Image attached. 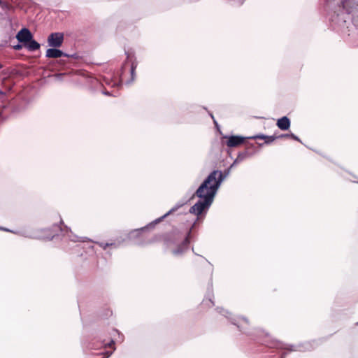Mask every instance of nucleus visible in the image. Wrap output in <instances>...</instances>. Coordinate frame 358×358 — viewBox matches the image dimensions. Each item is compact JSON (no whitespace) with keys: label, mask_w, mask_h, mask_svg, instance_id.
<instances>
[{"label":"nucleus","mask_w":358,"mask_h":358,"mask_svg":"<svg viewBox=\"0 0 358 358\" xmlns=\"http://www.w3.org/2000/svg\"><path fill=\"white\" fill-rule=\"evenodd\" d=\"M231 169L229 167L224 172L218 170L210 172L195 192V195L200 199L189 208L190 213L199 215L203 210L210 208L222 182L229 174Z\"/></svg>","instance_id":"nucleus-1"},{"label":"nucleus","mask_w":358,"mask_h":358,"mask_svg":"<svg viewBox=\"0 0 358 358\" xmlns=\"http://www.w3.org/2000/svg\"><path fill=\"white\" fill-rule=\"evenodd\" d=\"M186 203H187V201L178 202L171 209H170L166 213H165L162 217L151 222L150 223L148 224L146 226H145L143 227H141L140 229H136L131 231L130 236L132 237H138L142 234V232L145 231V230H147L148 229H153L157 223L160 222L169 215L171 214L172 213L176 211L180 208L182 207Z\"/></svg>","instance_id":"nucleus-2"},{"label":"nucleus","mask_w":358,"mask_h":358,"mask_svg":"<svg viewBox=\"0 0 358 358\" xmlns=\"http://www.w3.org/2000/svg\"><path fill=\"white\" fill-rule=\"evenodd\" d=\"M194 224L195 222L192 224L191 228L187 231V235L185 236L182 242L177 247L176 249L173 250V254L174 255H180L188 250L190 243V239L192 238V229Z\"/></svg>","instance_id":"nucleus-3"},{"label":"nucleus","mask_w":358,"mask_h":358,"mask_svg":"<svg viewBox=\"0 0 358 358\" xmlns=\"http://www.w3.org/2000/svg\"><path fill=\"white\" fill-rule=\"evenodd\" d=\"M64 35L62 32L51 33L48 37V43L50 47L59 48L63 44Z\"/></svg>","instance_id":"nucleus-4"},{"label":"nucleus","mask_w":358,"mask_h":358,"mask_svg":"<svg viewBox=\"0 0 358 358\" xmlns=\"http://www.w3.org/2000/svg\"><path fill=\"white\" fill-rule=\"evenodd\" d=\"M246 138H248V137L241 136H224L222 138V143L226 144L229 148H235L243 144Z\"/></svg>","instance_id":"nucleus-5"},{"label":"nucleus","mask_w":358,"mask_h":358,"mask_svg":"<svg viewBox=\"0 0 358 358\" xmlns=\"http://www.w3.org/2000/svg\"><path fill=\"white\" fill-rule=\"evenodd\" d=\"M52 228L55 229V231H59L63 234V236H67L70 241L73 242H85V239H87L85 237H78L76 235L69 234L70 232L71 234V231L67 227H65V229H62L61 226L58 224H54Z\"/></svg>","instance_id":"nucleus-6"},{"label":"nucleus","mask_w":358,"mask_h":358,"mask_svg":"<svg viewBox=\"0 0 358 358\" xmlns=\"http://www.w3.org/2000/svg\"><path fill=\"white\" fill-rule=\"evenodd\" d=\"M341 6L343 11L347 14L358 11V0H342Z\"/></svg>","instance_id":"nucleus-7"},{"label":"nucleus","mask_w":358,"mask_h":358,"mask_svg":"<svg viewBox=\"0 0 358 358\" xmlns=\"http://www.w3.org/2000/svg\"><path fill=\"white\" fill-rule=\"evenodd\" d=\"M33 37L31 31L26 27L21 29L16 35L17 40L19 43H22L23 45L26 44L29 41H31Z\"/></svg>","instance_id":"nucleus-8"},{"label":"nucleus","mask_w":358,"mask_h":358,"mask_svg":"<svg viewBox=\"0 0 358 358\" xmlns=\"http://www.w3.org/2000/svg\"><path fill=\"white\" fill-rule=\"evenodd\" d=\"M285 135H275L267 136L265 134H258L253 136L248 137L249 139H263L264 140V144H271L273 141L278 138H282Z\"/></svg>","instance_id":"nucleus-9"},{"label":"nucleus","mask_w":358,"mask_h":358,"mask_svg":"<svg viewBox=\"0 0 358 358\" xmlns=\"http://www.w3.org/2000/svg\"><path fill=\"white\" fill-rule=\"evenodd\" d=\"M112 343H114L113 340H110V341H106L105 340H94L92 343H90L89 348L92 350H105L108 346H110Z\"/></svg>","instance_id":"nucleus-10"},{"label":"nucleus","mask_w":358,"mask_h":358,"mask_svg":"<svg viewBox=\"0 0 358 358\" xmlns=\"http://www.w3.org/2000/svg\"><path fill=\"white\" fill-rule=\"evenodd\" d=\"M66 52H64L62 50L58 49V48H48L45 52V57L47 58H59L61 57H64Z\"/></svg>","instance_id":"nucleus-11"},{"label":"nucleus","mask_w":358,"mask_h":358,"mask_svg":"<svg viewBox=\"0 0 358 358\" xmlns=\"http://www.w3.org/2000/svg\"><path fill=\"white\" fill-rule=\"evenodd\" d=\"M290 120L287 116L279 118L277 121L278 127L283 131L288 130L290 127Z\"/></svg>","instance_id":"nucleus-12"},{"label":"nucleus","mask_w":358,"mask_h":358,"mask_svg":"<svg viewBox=\"0 0 358 358\" xmlns=\"http://www.w3.org/2000/svg\"><path fill=\"white\" fill-rule=\"evenodd\" d=\"M25 48L31 52L36 51L38 50L41 47L40 43H38L34 39V37L31 39V41H29L26 44L24 45Z\"/></svg>","instance_id":"nucleus-13"},{"label":"nucleus","mask_w":358,"mask_h":358,"mask_svg":"<svg viewBox=\"0 0 358 358\" xmlns=\"http://www.w3.org/2000/svg\"><path fill=\"white\" fill-rule=\"evenodd\" d=\"M241 320L245 322V324H248V319L244 317H238L235 319H231V322L232 324L237 326V327L239 329V330L242 331L243 330L241 329L240 325H239Z\"/></svg>","instance_id":"nucleus-14"},{"label":"nucleus","mask_w":358,"mask_h":358,"mask_svg":"<svg viewBox=\"0 0 358 358\" xmlns=\"http://www.w3.org/2000/svg\"><path fill=\"white\" fill-rule=\"evenodd\" d=\"M248 156H250V154L248 151L239 152L237 155L236 159L234 160V163L241 162L245 158H247Z\"/></svg>","instance_id":"nucleus-15"},{"label":"nucleus","mask_w":358,"mask_h":358,"mask_svg":"<svg viewBox=\"0 0 358 358\" xmlns=\"http://www.w3.org/2000/svg\"><path fill=\"white\" fill-rule=\"evenodd\" d=\"M284 135H285V136L283 138H292V139H294L295 141H300L299 138L297 136H296L295 134H292V133H291V134H285Z\"/></svg>","instance_id":"nucleus-16"},{"label":"nucleus","mask_w":358,"mask_h":358,"mask_svg":"<svg viewBox=\"0 0 358 358\" xmlns=\"http://www.w3.org/2000/svg\"><path fill=\"white\" fill-rule=\"evenodd\" d=\"M97 244L99 245V246H101V248H103V249H106L107 247L108 246H114L115 247V243H104L103 242H98Z\"/></svg>","instance_id":"nucleus-17"},{"label":"nucleus","mask_w":358,"mask_h":358,"mask_svg":"<svg viewBox=\"0 0 358 358\" xmlns=\"http://www.w3.org/2000/svg\"><path fill=\"white\" fill-rule=\"evenodd\" d=\"M136 68V66L134 65V64L133 63L131 65V81H133L134 80V76H135V69Z\"/></svg>","instance_id":"nucleus-18"},{"label":"nucleus","mask_w":358,"mask_h":358,"mask_svg":"<svg viewBox=\"0 0 358 358\" xmlns=\"http://www.w3.org/2000/svg\"><path fill=\"white\" fill-rule=\"evenodd\" d=\"M66 55H64V57H66L73 58L76 59H78L80 58V56L77 53H73V54L66 53Z\"/></svg>","instance_id":"nucleus-19"},{"label":"nucleus","mask_w":358,"mask_h":358,"mask_svg":"<svg viewBox=\"0 0 358 358\" xmlns=\"http://www.w3.org/2000/svg\"><path fill=\"white\" fill-rule=\"evenodd\" d=\"M22 48V45L18 43L17 45H13V49L15 50H20Z\"/></svg>","instance_id":"nucleus-20"},{"label":"nucleus","mask_w":358,"mask_h":358,"mask_svg":"<svg viewBox=\"0 0 358 358\" xmlns=\"http://www.w3.org/2000/svg\"><path fill=\"white\" fill-rule=\"evenodd\" d=\"M220 310H219V312L222 314L223 315H224L225 317H228V316L226 315V314H228L229 312L227 310H224V309L222 308H219Z\"/></svg>","instance_id":"nucleus-21"},{"label":"nucleus","mask_w":358,"mask_h":358,"mask_svg":"<svg viewBox=\"0 0 358 358\" xmlns=\"http://www.w3.org/2000/svg\"><path fill=\"white\" fill-rule=\"evenodd\" d=\"M204 259L208 262V265H209V270H210V272L212 273V270H213V268H212V265H211V264H210V262H208L206 259Z\"/></svg>","instance_id":"nucleus-22"},{"label":"nucleus","mask_w":358,"mask_h":358,"mask_svg":"<svg viewBox=\"0 0 358 358\" xmlns=\"http://www.w3.org/2000/svg\"><path fill=\"white\" fill-rule=\"evenodd\" d=\"M210 115L212 117V119L213 120L214 123L217 125V123L216 120H215L214 116L213 115V114L210 113Z\"/></svg>","instance_id":"nucleus-23"},{"label":"nucleus","mask_w":358,"mask_h":358,"mask_svg":"<svg viewBox=\"0 0 358 358\" xmlns=\"http://www.w3.org/2000/svg\"><path fill=\"white\" fill-rule=\"evenodd\" d=\"M0 230L5 231H9V230L5 227H0Z\"/></svg>","instance_id":"nucleus-24"},{"label":"nucleus","mask_w":358,"mask_h":358,"mask_svg":"<svg viewBox=\"0 0 358 358\" xmlns=\"http://www.w3.org/2000/svg\"><path fill=\"white\" fill-rule=\"evenodd\" d=\"M6 94V93L4 92H3L1 89H0V95L1 96H4Z\"/></svg>","instance_id":"nucleus-25"},{"label":"nucleus","mask_w":358,"mask_h":358,"mask_svg":"<svg viewBox=\"0 0 358 358\" xmlns=\"http://www.w3.org/2000/svg\"><path fill=\"white\" fill-rule=\"evenodd\" d=\"M103 94H106V95H110V93L109 92H103Z\"/></svg>","instance_id":"nucleus-26"},{"label":"nucleus","mask_w":358,"mask_h":358,"mask_svg":"<svg viewBox=\"0 0 358 358\" xmlns=\"http://www.w3.org/2000/svg\"><path fill=\"white\" fill-rule=\"evenodd\" d=\"M236 163H234V162L229 167H230V168H232L234 165H236Z\"/></svg>","instance_id":"nucleus-27"},{"label":"nucleus","mask_w":358,"mask_h":358,"mask_svg":"<svg viewBox=\"0 0 358 358\" xmlns=\"http://www.w3.org/2000/svg\"><path fill=\"white\" fill-rule=\"evenodd\" d=\"M59 234H54L52 236V238H54L55 236H58Z\"/></svg>","instance_id":"nucleus-28"},{"label":"nucleus","mask_w":358,"mask_h":358,"mask_svg":"<svg viewBox=\"0 0 358 358\" xmlns=\"http://www.w3.org/2000/svg\"><path fill=\"white\" fill-rule=\"evenodd\" d=\"M210 302L212 303V306H214L215 305L214 302L213 301H211V300H210Z\"/></svg>","instance_id":"nucleus-29"},{"label":"nucleus","mask_w":358,"mask_h":358,"mask_svg":"<svg viewBox=\"0 0 358 358\" xmlns=\"http://www.w3.org/2000/svg\"><path fill=\"white\" fill-rule=\"evenodd\" d=\"M62 76V74H58V75H57V76H58V77H60V76Z\"/></svg>","instance_id":"nucleus-30"},{"label":"nucleus","mask_w":358,"mask_h":358,"mask_svg":"<svg viewBox=\"0 0 358 358\" xmlns=\"http://www.w3.org/2000/svg\"><path fill=\"white\" fill-rule=\"evenodd\" d=\"M3 66L1 64H0V69H2Z\"/></svg>","instance_id":"nucleus-31"},{"label":"nucleus","mask_w":358,"mask_h":358,"mask_svg":"<svg viewBox=\"0 0 358 358\" xmlns=\"http://www.w3.org/2000/svg\"><path fill=\"white\" fill-rule=\"evenodd\" d=\"M103 352H101L100 353H99L98 355H103Z\"/></svg>","instance_id":"nucleus-32"},{"label":"nucleus","mask_w":358,"mask_h":358,"mask_svg":"<svg viewBox=\"0 0 358 358\" xmlns=\"http://www.w3.org/2000/svg\"><path fill=\"white\" fill-rule=\"evenodd\" d=\"M260 146H262L264 145V143H259V144Z\"/></svg>","instance_id":"nucleus-33"},{"label":"nucleus","mask_w":358,"mask_h":358,"mask_svg":"<svg viewBox=\"0 0 358 358\" xmlns=\"http://www.w3.org/2000/svg\"><path fill=\"white\" fill-rule=\"evenodd\" d=\"M1 3H2V1H1V0H0V4H1Z\"/></svg>","instance_id":"nucleus-34"},{"label":"nucleus","mask_w":358,"mask_h":358,"mask_svg":"<svg viewBox=\"0 0 358 358\" xmlns=\"http://www.w3.org/2000/svg\"><path fill=\"white\" fill-rule=\"evenodd\" d=\"M357 182H358V181H357Z\"/></svg>","instance_id":"nucleus-35"}]
</instances>
